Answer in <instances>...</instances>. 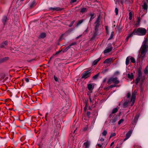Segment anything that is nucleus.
Masks as SVG:
<instances>
[{
	"mask_svg": "<svg viewBox=\"0 0 148 148\" xmlns=\"http://www.w3.org/2000/svg\"><path fill=\"white\" fill-rule=\"evenodd\" d=\"M147 39L145 38L141 47V54L140 56V58L142 60H143L145 57V55L147 51L148 43H147Z\"/></svg>",
	"mask_w": 148,
	"mask_h": 148,
	"instance_id": "f257e3e1",
	"label": "nucleus"
},
{
	"mask_svg": "<svg viewBox=\"0 0 148 148\" xmlns=\"http://www.w3.org/2000/svg\"><path fill=\"white\" fill-rule=\"evenodd\" d=\"M147 30L146 29L142 27H139L137 30H135L132 32V34L134 35L138 36H144L146 33Z\"/></svg>",
	"mask_w": 148,
	"mask_h": 148,
	"instance_id": "f03ea898",
	"label": "nucleus"
},
{
	"mask_svg": "<svg viewBox=\"0 0 148 148\" xmlns=\"http://www.w3.org/2000/svg\"><path fill=\"white\" fill-rule=\"evenodd\" d=\"M102 25V22L101 21L100 16H99L94 23L95 29L97 31L99 30L100 27Z\"/></svg>",
	"mask_w": 148,
	"mask_h": 148,
	"instance_id": "7ed1b4c3",
	"label": "nucleus"
},
{
	"mask_svg": "<svg viewBox=\"0 0 148 148\" xmlns=\"http://www.w3.org/2000/svg\"><path fill=\"white\" fill-rule=\"evenodd\" d=\"M112 82H114L116 84H117L119 83V81L117 77H111L108 80V84H110Z\"/></svg>",
	"mask_w": 148,
	"mask_h": 148,
	"instance_id": "20e7f679",
	"label": "nucleus"
},
{
	"mask_svg": "<svg viewBox=\"0 0 148 148\" xmlns=\"http://www.w3.org/2000/svg\"><path fill=\"white\" fill-rule=\"evenodd\" d=\"M90 70L85 71L81 75L82 78L86 79L90 76Z\"/></svg>",
	"mask_w": 148,
	"mask_h": 148,
	"instance_id": "39448f33",
	"label": "nucleus"
},
{
	"mask_svg": "<svg viewBox=\"0 0 148 148\" xmlns=\"http://www.w3.org/2000/svg\"><path fill=\"white\" fill-rule=\"evenodd\" d=\"M137 93V91L136 90H135L132 94V98L131 100V101L132 102L131 106H132L134 103Z\"/></svg>",
	"mask_w": 148,
	"mask_h": 148,
	"instance_id": "423d86ee",
	"label": "nucleus"
},
{
	"mask_svg": "<svg viewBox=\"0 0 148 148\" xmlns=\"http://www.w3.org/2000/svg\"><path fill=\"white\" fill-rule=\"evenodd\" d=\"M113 48L111 44H109L108 45V47H107L104 51L105 53H109L111 51L112 49Z\"/></svg>",
	"mask_w": 148,
	"mask_h": 148,
	"instance_id": "0eeeda50",
	"label": "nucleus"
},
{
	"mask_svg": "<svg viewBox=\"0 0 148 148\" xmlns=\"http://www.w3.org/2000/svg\"><path fill=\"white\" fill-rule=\"evenodd\" d=\"M49 10L53 11H58L62 10L63 9L62 8L59 7L50 8H49Z\"/></svg>",
	"mask_w": 148,
	"mask_h": 148,
	"instance_id": "6e6552de",
	"label": "nucleus"
},
{
	"mask_svg": "<svg viewBox=\"0 0 148 148\" xmlns=\"http://www.w3.org/2000/svg\"><path fill=\"white\" fill-rule=\"evenodd\" d=\"M132 132V130H130L127 133L126 136V137L124 139L125 140L127 139L130 137Z\"/></svg>",
	"mask_w": 148,
	"mask_h": 148,
	"instance_id": "1a4fd4ad",
	"label": "nucleus"
},
{
	"mask_svg": "<svg viewBox=\"0 0 148 148\" xmlns=\"http://www.w3.org/2000/svg\"><path fill=\"white\" fill-rule=\"evenodd\" d=\"M8 45V42L7 41H5L3 42L1 45V47H5Z\"/></svg>",
	"mask_w": 148,
	"mask_h": 148,
	"instance_id": "9d476101",
	"label": "nucleus"
},
{
	"mask_svg": "<svg viewBox=\"0 0 148 148\" xmlns=\"http://www.w3.org/2000/svg\"><path fill=\"white\" fill-rule=\"evenodd\" d=\"M88 87L89 90H91L94 88V86L91 84H89L88 85Z\"/></svg>",
	"mask_w": 148,
	"mask_h": 148,
	"instance_id": "9b49d317",
	"label": "nucleus"
},
{
	"mask_svg": "<svg viewBox=\"0 0 148 148\" xmlns=\"http://www.w3.org/2000/svg\"><path fill=\"white\" fill-rule=\"evenodd\" d=\"M7 19V18L6 16H4L3 17V18L2 19V21L4 25L5 24V23H6Z\"/></svg>",
	"mask_w": 148,
	"mask_h": 148,
	"instance_id": "f8f14e48",
	"label": "nucleus"
},
{
	"mask_svg": "<svg viewBox=\"0 0 148 148\" xmlns=\"http://www.w3.org/2000/svg\"><path fill=\"white\" fill-rule=\"evenodd\" d=\"M118 119L117 117L112 118L111 120V122L112 123H113L116 122L117 120Z\"/></svg>",
	"mask_w": 148,
	"mask_h": 148,
	"instance_id": "ddd939ff",
	"label": "nucleus"
},
{
	"mask_svg": "<svg viewBox=\"0 0 148 148\" xmlns=\"http://www.w3.org/2000/svg\"><path fill=\"white\" fill-rule=\"evenodd\" d=\"M112 59L110 58H108L106 59L104 62V63L109 64L112 61Z\"/></svg>",
	"mask_w": 148,
	"mask_h": 148,
	"instance_id": "4468645a",
	"label": "nucleus"
},
{
	"mask_svg": "<svg viewBox=\"0 0 148 148\" xmlns=\"http://www.w3.org/2000/svg\"><path fill=\"white\" fill-rule=\"evenodd\" d=\"M70 46H68L65 48H63V49L61 50L60 52L62 51L63 53L66 52L70 48Z\"/></svg>",
	"mask_w": 148,
	"mask_h": 148,
	"instance_id": "2eb2a0df",
	"label": "nucleus"
},
{
	"mask_svg": "<svg viewBox=\"0 0 148 148\" xmlns=\"http://www.w3.org/2000/svg\"><path fill=\"white\" fill-rule=\"evenodd\" d=\"M100 59L101 58H98L97 59L95 60L93 62V65H95L96 64Z\"/></svg>",
	"mask_w": 148,
	"mask_h": 148,
	"instance_id": "dca6fc26",
	"label": "nucleus"
},
{
	"mask_svg": "<svg viewBox=\"0 0 148 148\" xmlns=\"http://www.w3.org/2000/svg\"><path fill=\"white\" fill-rule=\"evenodd\" d=\"M139 116V115L138 114H137L135 116L134 120V122L135 123H136L137 121Z\"/></svg>",
	"mask_w": 148,
	"mask_h": 148,
	"instance_id": "f3484780",
	"label": "nucleus"
},
{
	"mask_svg": "<svg viewBox=\"0 0 148 148\" xmlns=\"http://www.w3.org/2000/svg\"><path fill=\"white\" fill-rule=\"evenodd\" d=\"M128 77L131 79H133L134 77V75L133 73H131L130 74H128Z\"/></svg>",
	"mask_w": 148,
	"mask_h": 148,
	"instance_id": "a211bd4d",
	"label": "nucleus"
},
{
	"mask_svg": "<svg viewBox=\"0 0 148 148\" xmlns=\"http://www.w3.org/2000/svg\"><path fill=\"white\" fill-rule=\"evenodd\" d=\"M143 6L144 10H147V5L146 2H144Z\"/></svg>",
	"mask_w": 148,
	"mask_h": 148,
	"instance_id": "6ab92c4d",
	"label": "nucleus"
},
{
	"mask_svg": "<svg viewBox=\"0 0 148 148\" xmlns=\"http://www.w3.org/2000/svg\"><path fill=\"white\" fill-rule=\"evenodd\" d=\"M46 36V34L44 33H41L40 35V37L41 38H44Z\"/></svg>",
	"mask_w": 148,
	"mask_h": 148,
	"instance_id": "aec40b11",
	"label": "nucleus"
},
{
	"mask_svg": "<svg viewBox=\"0 0 148 148\" xmlns=\"http://www.w3.org/2000/svg\"><path fill=\"white\" fill-rule=\"evenodd\" d=\"M133 35H134V34H132V33L130 34H129V35L128 36H127L126 37V39H125V41H127L128 40L129 38Z\"/></svg>",
	"mask_w": 148,
	"mask_h": 148,
	"instance_id": "412c9836",
	"label": "nucleus"
},
{
	"mask_svg": "<svg viewBox=\"0 0 148 148\" xmlns=\"http://www.w3.org/2000/svg\"><path fill=\"white\" fill-rule=\"evenodd\" d=\"M35 1H33L29 5V7L31 8L35 5Z\"/></svg>",
	"mask_w": 148,
	"mask_h": 148,
	"instance_id": "4be33fe9",
	"label": "nucleus"
},
{
	"mask_svg": "<svg viewBox=\"0 0 148 148\" xmlns=\"http://www.w3.org/2000/svg\"><path fill=\"white\" fill-rule=\"evenodd\" d=\"M144 72L145 74H147L148 73V65L144 70Z\"/></svg>",
	"mask_w": 148,
	"mask_h": 148,
	"instance_id": "5701e85b",
	"label": "nucleus"
},
{
	"mask_svg": "<svg viewBox=\"0 0 148 148\" xmlns=\"http://www.w3.org/2000/svg\"><path fill=\"white\" fill-rule=\"evenodd\" d=\"M129 57H128L127 58L126 60V61H125V64H126L127 65H128L129 63Z\"/></svg>",
	"mask_w": 148,
	"mask_h": 148,
	"instance_id": "b1692460",
	"label": "nucleus"
},
{
	"mask_svg": "<svg viewBox=\"0 0 148 148\" xmlns=\"http://www.w3.org/2000/svg\"><path fill=\"white\" fill-rule=\"evenodd\" d=\"M141 77H139L138 76V77L136 78V84H138V82L140 80Z\"/></svg>",
	"mask_w": 148,
	"mask_h": 148,
	"instance_id": "393cba45",
	"label": "nucleus"
},
{
	"mask_svg": "<svg viewBox=\"0 0 148 148\" xmlns=\"http://www.w3.org/2000/svg\"><path fill=\"white\" fill-rule=\"evenodd\" d=\"M121 28L119 26L117 28L116 30V33L117 34L119 33L120 31H121Z\"/></svg>",
	"mask_w": 148,
	"mask_h": 148,
	"instance_id": "a878e982",
	"label": "nucleus"
},
{
	"mask_svg": "<svg viewBox=\"0 0 148 148\" xmlns=\"http://www.w3.org/2000/svg\"><path fill=\"white\" fill-rule=\"evenodd\" d=\"M114 34V32H112L111 33L110 36L108 38V40H111V39H112L113 37Z\"/></svg>",
	"mask_w": 148,
	"mask_h": 148,
	"instance_id": "bb28decb",
	"label": "nucleus"
},
{
	"mask_svg": "<svg viewBox=\"0 0 148 148\" xmlns=\"http://www.w3.org/2000/svg\"><path fill=\"white\" fill-rule=\"evenodd\" d=\"M128 102L127 101L125 102L123 104V106L124 108H126L128 106Z\"/></svg>",
	"mask_w": 148,
	"mask_h": 148,
	"instance_id": "cd10ccee",
	"label": "nucleus"
},
{
	"mask_svg": "<svg viewBox=\"0 0 148 148\" xmlns=\"http://www.w3.org/2000/svg\"><path fill=\"white\" fill-rule=\"evenodd\" d=\"M87 10L86 8H82L81 10V12L83 13L86 11Z\"/></svg>",
	"mask_w": 148,
	"mask_h": 148,
	"instance_id": "c85d7f7f",
	"label": "nucleus"
},
{
	"mask_svg": "<svg viewBox=\"0 0 148 148\" xmlns=\"http://www.w3.org/2000/svg\"><path fill=\"white\" fill-rule=\"evenodd\" d=\"M117 111L118 109L117 108H115L113 109L112 112V113H114L116 112Z\"/></svg>",
	"mask_w": 148,
	"mask_h": 148,
	"instance_id": "c756f323",
	"label": "nucleus"
},
{
	"mask_svg": "<svg viewBox=\"0 0 148 148\" xmlns=\"http://www.w3.org/2000/svg\"><path fill=\"white\" fill-rule=\"evenodd\" d=\"M107 132L106 130H104L102 133V134L103 136H106L107 134Z\"/></svg>",
	"mask_w": 148,
	"mask_h": 148,
	"instance_id": "7c9ffc66",
	"label": "nucleus"
},
{
	"mask_svg": "<svg viewBox=\"0 0 148 148\" xmlns=\"http://www.w3.org/2000/svg\"><path fill=\"white\" fill-rule=\"evenodd\" d=\"M130 60H131V62L133 63H134L135 62V59L134 58L132 57H131L130 58Z\"/></svg>",
	"mask_w": 148,
	"mask_h": 148,
	"instance_id": "2f4dec72",
	"label": "nucleus"
},
{
	"mask_svg": "<svg viewBox=\"0 0 148 148\" xmlns=\"http://www.w3.org/2000/svg\"><path fill=\"white\" fill-rule=\"evenodd\" d=\"M129 19L130 20H131L132 19V13L131 12H130L129 13Z\"/></svg>",
	"mask_w": 148,
	"mask_h": 148,
	"instance_id": "473e14b6",
	"label": "nucleus"
},
{
	"mask_svg": "<svg viewBox=\"0 0 148 148\" xmlns=\"http://www.w3.org/2000/svg\"><path fill=\"white\" fill-rule=\"evenodd\" d=\"M99 75V73H98V74L95 75H94L93 77V79H96L98 77Z\"/></svg>",
	"mask_w": 148,
	"mask_h": 148,
	"instance_id": "72a5a7b5",
	"label": "nucleus"
},
{
	"mask_svg": "<svg viewBox=\"0 0 148 148\" xmlns=\"http://www.w3.org/2000/svg\"><path fill=\"white\" fill-rule=\"evenodd\" d=\"M83 22V20H81L80 21H79L77 23V25H79L81 24L82 23V22Z\"/></svg>",
	"mask_w": 148,
	"mask_h": 148,
	"instance_id": "f704fd0d",
	"label": "nucleus"
},
{
	"mask_svg": "<svg viewBox=\"0 0 148 148\" xmlns=\"http://www.w3.org/2000/svg\"><path fill=\"white\" fill-rule=\"evenodd\" d=\"M124 121V120L123 119H121L120 120L118 123V124L119 125H120Z\"/></svg>",
	"mask_w": 148,
	"mask_h": 148,
	"instance_id": "c9c22d12",
	"label": "nucleus"
},
{
	"mask_svg": "<svg viewBox=\"0 0 148 148\" xmlns=\"http://www.w3.org/2000/svg\"><path fill=\"white\" fill-rule=\"evenodd\" d=\"M115 12L116 13V15H117L118 14V9L117 8H115Z\"/></svg>",
	"mask_w": 148,
	"mask_h": 148,
	"instance_id": "e433bc0d",
	"label": "nucleus"
},
{
	"mask_svg": "<svg viewBox=\"0 0 148 148\" xmlns=\"http://www.w3.org/2000/svg\"><path fill=\"white\" fill-rule=\"evenodd\" d=\"M84 145H85L86 148H87L88 147L89 145L88 143L86 142L84 143Z\"/></svg>",
	"mask_w": 148,
	"mask_h": 148,
	"instance_id": "4c0bfd02",
	"label": "nucleus"
},
{
	"mask_svg": "<svg viewBox=\"0 0 148 148\" xmlns=\"http://www.w3.org/2000/svg\"><path fill=\"white\" fill-rule=\"evenodd\" d=\"M54 80H55V81H56L57 82H59L58 78L56 77L55 75L54 76Z\"/></svg>",
	"mask_w": 148,
	"mask_h": 148,
	"instance_id": "58836bf2",
	"label": "nucleus"
},
{
	"mask_svg": "<svg viewBox=\"0 0 148 148\" xmlns=\"http://www.w3.org/2000/svg\"><path fill=\"white\" fill-rule=\"evenodd\" d=\"M25 81H26V82H29V80H32L31 79H29L28 78H25Z\"/></svg>",
	"mask_w": 148,
	"mask_h": 148,
	"instance_id": "ea45409f",
	"label": "nucleus"
},
{
	"mask_svg": "<svg viewBox=\"0 0 148 148\" xmlns=\"http://www.w3.org/2000/svg\"><path fill=\"white\" fill-rule=\"evenodd\" d=\"M116 135V134L115 133H112L110 136V138H111L112 137L115 136Z\"/></svg>",
	"mask_w": 148,
	"mask_h": 148,
	"instance_id": "a19ab883",
	"label": "nucleus"
},
{
	"mask_svg": "<svg viewBox=\"0 0 148 148\" xmlns=\"http://www.w3.org/2000/svg\"><path fill=\"white\" fill-rule=\"evenodd\" d=\"M131 93L130 92H129L127 93V98H129L131 95Z\"/></svg>",
	"mask_w": 148,
	"mask_h": 148,
	"instance_id": "79ce46f5",
	"label": "nucleus"
},
{
	"mask_svg": "<svg viewBox=\"0 0 148 148\" xmlns=\"http://www.w3.org/2000/svg\"><path fill=\"white\" fill-rule=\"evenodd\" d=\"M138 75L139 77H141L142 74L141 71L140 70L138 71Z\"/></svg>",
	"mask_w": 148,
	"mask_h": 148,
	"instance_id": "37998d69",
	"label": "nucleus"
},
{
	"mask_svg": "<svg viewBox=\"0 0 148 148\" xmlns=\"http://www.w3.org/2000/svg\"><path fill=\"white\" fill-rule=\"evenodd\" d=\"M76 44V43L75 42H73L71 44H70L69 46H70V48L71 47V46L75 45Z\"/></svg>",
	"mask_w": 148,
	"mask_h": 148,
	"instance_id": "c03bdc74",
	"label": "nucleus"
},
{
	"mask_svg": "<svg viewBox=\"0 0 148 148\" xmlns=\"http://www.w3.org/2000/svg\"><path fill=\"white\" fill-rule=\"evenodd\" d=\"M103 145V144H101L98 143L97 144V145L100 147H101Z\"/></svg>",
	"mask_w": 148,
	"mask_h": 148,
	"instance_id": "a18cd8bd",
	"label": "nucleus"
},
{
	"mask_svg": "<svg viewBox=\"0 0 148 148\" xmlns=\"http://www.w3.org/2000/svg\"><path fill=\"white\" fill-rule=\"evenodd\" d=\"M115 86H116V85L115 84L112 85H110L109 86V88H113Z\"/></svg>",
	"mask_w": 148,
	"mask_h": 148,
	"instance_id": "49530a36",
	"label": "nucleus"
},
{
	"mask_svg": "<svg viewBox=\"0 0 148 148\" xmlns=\"http://www.w3.org/2000/svg\"><path fill=\"white\" fill-rule=\"evenodd\" d=\"M140 17H138V23H140Z\"/></svg>",
	"mask_w": 148,
	"mask_h": 148,
	"instance_id": "de8ad7c7",
	"label": "nucleus"
},
{
	"mask_svg": "<svg viewBox=\"0 0 148 148\" xmlns=\"http://www.w3.org/2000/svg\"><path fill=\"white\" fill-rule=\"evenodd\" d=\"M126 1V0H121V3L123 4V3L125 2Z\"/></svg>",
	"mask_w": 148,
	"mask_h": 148,
	"instance_id": "09e8293b",
	"label": "nucleus"
},
{
	"mask_svg": "<svg viewBox=\"0 0 148 148\" xmlns=\"http://www.w3.org/2000/svg\"><path fill=\"white\" fill-rule=\"evenodd\" d=\"M74 21H73L71 22V24L69 25V26L70 27H71V26H72V25L73 24V23H74Z\"/></svg>",
	"mask_w": 148,
	"mask_h": 148,
	"instance_id": "8fccbe9b",
	"label": "nucleus"
},
{
	"mask_svg": "<svg viewBox=\"0 0 148 148\" xmlns=\"http://www.w3.org/2000/svg\"><path fill=\"white\" fill-rule=\"evenodd\" d=\"M101 141H103L104 140V139L103 138H101L99 140Z\"/></svg>",
	"mask_w": 148,
	"mask_h": 148,
	"instance_id": "3c124183",
	"label": "nucleus"
},
{
	"mask_svg": "<svg viewBox=\"0 0 148 148\" xmlns=\"http://www.w3.org/2000/svg\"><path fill=\"white\" fill-rule=\"evenodd\" d=\"M97 31H95V33L94 34V37H95V36H96L97 35Z\"/></svg>",
	"mask_w": 148,
	"mask_h": 148,
	"instance_id": "603ef678",
	"label": "nucleus"
},
{
	"mask_svg": "<svg viewBox=\"0 0 148 148\" xmlns=\"http://www.w3.org/2000/svg\"><path fill=\"white\" fill-rule=\"evenodd\" d=\"M90 112H87V115L88 116H89L90 115Z\"/></svg>",
	"mask_w": 148,
	"mask_h": 148,
	"instance_id": "864d4df0",
	"label": "nucleus"
},
{
	"mask_svg": "<svg viewBox=\"0 0 148 148\" xmlns=\"http://www.w3.org/2000/svg\"><path fill=\"white\" fill-rule=\"evenodd\" d=\"M91 17H92V18H93L94 16V14H90Z\"/></svg>",
	"mask_w": 148,
	"mask_h": 148,
	"instance_id": "5fc2aeb1",
	"label": "nucleus"
},
{
	"mask_svg": "<svg viewBox=\"0 0 148 148\" xmlns=\"http://www.w3.org/2000/svg\"><path fill=\"white\" fill-rule=\"evenodd\" d=\"M82 36V35H79V36H77V37L76 38V39H78V38H79V37H80L81 36Z\"/></svg>",
	"mask_w": 148,
	"mask_h": 148,
	"instance_id": "6e6d98bb",
	"label": "nucleus"
},
{
	"mask_svg": "<svg viewBox=\"0 0 148 148\" xmlns=\"http://www.w3.org/2000/svg\"><path fill=\"white\" fill-rule=\"evenodd\" d=\"M88 32V27H87L86 29L84 31V32L87 33Z\"/></svg>",
	"mask_w": 148,
	"mask_h": 148,
	"instance_id": "4d7b16f0",
	"label": "nucleus"
},
{
	"mask_svg": "<svg viewBox=\"0 0 148 148\" xmlns=\"http://www.w3.org/2000/svg\"><path fill=\"white\" fill-rule=\"evenodd\" d=\"M107 71V69H106L103 71H102V73H104L105 72H106V71Z\"/></svg>",
	"mask_w": 148,
	"mask_h": 148,
	"instance_id": "13d9d810",
	"label": "nucleus"
},
{
	"mask_svg": "<svg viewBox=\"0 0 148 148\" xmlns=\"http://www.w3.org/2000/svg\"><path fill=\"white\" fill-rule=\"evenodd\" d=\"M71 1L73 2H75L76 1V0H71Z\"/></svg>",
	"mask_w": 148,
	"mask_h": 148,
	"instance_id": "bf43d9fd",
	"label": "nucleus"
},
{
	"mask_svg": "<svg viewBox=\"0 0 148 148\" xmlns=\"http://www.w3.org/2000/svg\"><path fill=\"white\" fill-rule=\"evenodd\" d=\"M114 142H112L110 145V146H111L112 145H113L114 144Z\"/></svg>",
	"mask_w": 148,
	"mask_h": 148,
	"instance_id": "052dcab7",
	"label": "nucleus"
},
{
	"mask_svg": "<svg viewBox=\"0 0 148 148\" xmlns=\"http://www.w3.org/2000/svg\"><path fill=\"white\" fill-rule=\"evenodd\" d=\"M8 57H5V58L4 59L5 60H8Z\"/></svg>",
	"mask_w": 148,
	"mask_h": 148,
	"instance_id": "680f3d73",
	"label": "nucleus"
},
{
	"mask_svg": "<svg viewBox=\"0 0 148 148\" xmlns=\"http://www.w3.org/2000/svg\"><path fill=\"white\" fill-rule=\"evenodd\" d=\"M94 18V17H93V18H92V17H91L90 18V21H91L92 20V19L93 18Z\"/></svg>",
	"mask_w": 148,
	"mask_h": 148,
	"instance_id": "e2e57ef3",
	"label": "nucleus"
},
{
	"mask_svg": "<svg viewBox=\"0 0 148 148\" xmlns=\"http://www.w3.org/2000/svg\"><path fill=\"white\" fill-rule=\"evenodd\" d=\"M89 100L90 102H92V101L90 97L89 98Z\"/></svg>",
	"mask_w": 148,
	"mask_h": 148,
	"instance_id": "0e129e2a",
	"label": "nucleus"
},
{
	"mask_svg": "<svg viewBox=\"0 0 148 148\" xmlns=\"http://www.w3.org/2000/svg\"><path fill=\"white\" fill-rule=\"evenodd\" d=\"M106 78H105L103 80V82H105L106 81Z\"/></svg>",
	"mask_w": 148,
	"mask_h": 148,
	"instance_id": "69168bd1",
	"label": "nucleus"
},
{
	"mask_svg": "<svg viewBox=\"0 0 148 148\" xmlns=\"http://www.w3.org/2000/svg\"><path fill=\"white\" fill-rule=\"evenodd\" d=\"M106 31H107L108 30V29H107V26H106Z\"/></svg>",
	"mask_w": 148,
	"mask_h": 148,
	"instance_id": "338daca9",
	"label": "nucleus"
},
{
	"mask_svg": "<svg viewBox=\"0 0 148 148\" xmlns=\"http://www.w3.org/2000/svg\"><path fill=\"white\" fill-rule=\"evenodd\" d=\"M59 53V51H58L56 52V54H58V53Z\"/></svg>",
	"mask_w": 148,
	"mask_h": 148,
	"instance_id": "774afa93",
	"label": "nucleus"
}]
</instances>
